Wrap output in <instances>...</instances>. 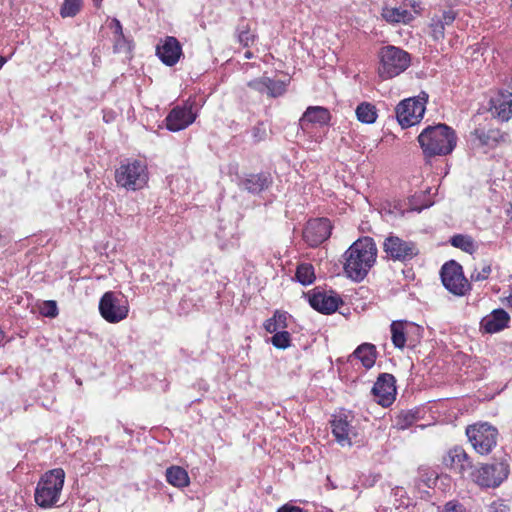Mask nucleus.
<instances>
[{
  "instance_id": "4",
  "label": "nucleus",
  "mask_w": 512,
  "mask_h": 512,
  "mask_svg": "<svg viewBox=\"0 0 512 512\" xmlns=\"http://www.w3.org/2000/svg\"><path fill=\"white\" fill-rule=\"evenodd\" d=\"M378 75L382 80L392 79L403 73L411 64V57L405 50L387 45L378 53Z\"/></svg>"
},
{
  "instance_id": "12",
  "label": "nucleus",
  "mask_w": 512,
  "mask_h": 512,
  "mask_svg": "<svg viewBox=\"0 0 512 512\" xmlns=\"http://www.w3.org/2000/svg\"><path fill=\"white\" fill-rule=\"evenodd\" d=\"M352 422L353 417L346 414H339L331 421L332 434L336 442L342 447H351L352 440L358 435Z\"/></svg>"
},
{
  "instance_id": "20",
  "label": "nucleus",
  "mask_w": 512,
  "mask_h": 512,
  "mask_svg": "<svg viewBox=\"0 0 512 512\" xmlns=\"http://www.w3.org/2000/svg\"><path fill=\"white\" fill-rule=\"evenodd\" d=\"M510 315L501 308L494 309L480 321V331L486 334H495L509 326Z\"/></svg>"
},
{
  "instance_id": "38",
  "label": "nucleus",
  "mask_w": 512,
  "mask_h": 512,
  "mask_svg": "<svg viewBox=\"0 0 512 512\" xmlns=\"http://www.w3.org/2000/svg\"><path fill=\"white\" fill-rule=\"evenodd\" d=\"M40 313L45 317L54 318L58 315V308L55 301H44L40 306Z\"/></svg>"
},
{
  "instance_id": "13",
  "label": "nucleus",
  "mask_w": 512,
  "mask_h": 512,
  "mask_svg": "<svg viewBox=\"0 0 512 512\" xmlns=\"http://www.w3.org/2000/svg\"><path fill=\"white\" fill-rule=\"evenodd\" d=\"M383 248L391 259L399 261L410 260L418 253L413 242L405 241L394 235H390L385 239Z\"/></svg>"
},
{
  "instance_id": "7",
  "label": "nucleus",
  "mask_w": 512,
  "mask_h": 512,
  "mask_svg": "<svg viewBox=\"0 0 512 512\" xmlns=\"http://www.w3.org/2000/svg\"><path fill=\"white\" fill-rule=\"evenodd\" d=\"M428 95L421 92L416 97L402 100L395 109L398 123L403 128L418 124L425 113Z\"/></svg>"
},
{
  "instance_id": "50",
  "label": "nucleus",
  "mask_w": 512,
  "mask_h": 512,
  "mask_svg": "<svg viewBox=\"0 0 512 512\" xmlns=\"http://www.w3.org/2000/svg\"><path fill=\"white\" fill-rule=\"evenodd\" d=\"M244 57L247 58V59H250V58H252V53L250 51H246L244 53Z\"/></svg>"
},
{
  "instance_id": "9",
  "label": "nucleus",
  "mask_w": 512,
  "mask_h": 512,
  "mask_svg": "<svg viewBox=\"0 0 512 512\" xmlns=\"http://www.w3.org/2000/svg\"><path fill=\"white\" fill-rule=\"evenodd\" d=\"M391 340L398 349L415 346L422 338L423 328L410 321L397 320L390 325Z\"/></svg>"
},
{
  "instance_id": "40",
  "label": "nucleus",
  "mask_w": 512,
  "mask_h": 512,
  "mask_svg": "<svg viewBox=\"0 0 512 512\" xmlns=\"http://www.w3.org/2000/svg\"><path fill=\"white\" fill-rule=\"evenodd\" d=\"M485 512H509V508L502 501L497 500L486 507Z\"/></svg>"
},
{
  "instance_id": "36",
  "label": "nucleus",
  "mask_w": 512,
  "mask_h": 512,
  "mask_svg": "<svg viewBox=\"0 0 512 512\" xmlns=\"http://www.w3.org/2000/svg\"><path fill=\"white\" fill-rule=\"evenodd\" d=\"M271 343L278 349H287L291 345V335L286 330L274 333Z\"/></svg>"
},
{
  "instance_id": "6",
  "label": "nucleus",
  "mask_w": 512,
  "mask_h": 512,
  "mask_svg": "<svg viewBox=\"0 0 512 512\" xmlns=\"http://www.w3.org/2000/svg\"><path fill=\"white\" fill-rule=\"evenodd\" d=\"M99 313L108 323L116 324L128 317L129 303L121 292L107 291L99 301Z\"/></svg>"
},
{
  "instance_id": "17",
  "label": "nucleus",
  "mask_w": 512,
  "mask_h": 512,
  "mask_svg": "<svg viewBox=\"0 0 512 512\" xmlns=\"http://www.w3.org/2000/svg\"><path fill=\"white\" fill-rule=\"evenodd\" d=\"M331 223L326 218L310 220L303 232L305 242L311 247H317L331 234Z\"/></svg>"
},
{
  "instance_id": "49",
  "label": "nucleus",
  "mask_w": 512,
  "mask_h": 512,
  "mask_svg": "<svg viewBox=\"0 0 512 512\" xmlns=\"http://www.w3.org/2000/svg\"><path fill=\"white\" fill-rule=\"evenodd\" d=\"M508 306L512 307V294L507 297Z\"/></svg>"
},
{
  "instance_id": "2",
  "label": "nucleus",
  "mask_w": 512,
  "mask_h": 512,
  "mask_svg": "<svg viewBox=\"0 0 512 512\" xmlns=\"http://www.w3.org/2000/svg\"><path fill=\"white\" fill-rule=\"evenodd\" d=\"M456 141L455 131L445 124L428 126L418 136V142L426 156L448 155L454 150Z\"/></svg>"
},
{
  "instance_id": "33",
  "label": "nucleus",
  "mask_w": 512,
  "mask_h": 512,
  "mask_svg": "<svg viewBox=\"0 0 512 512\" xmlns=\"http://www.w3.org/2000/svg\"><path fill=\"white\" fill-rule=\"evenodd\" d=\"M287 83L281 80L267 79V95L270 97H279L286 91Z\"/></svg>"
},
{
  "instance_id": "52",
  "label": "nucleus",
  "mask_w": 512,
  "mask_h": 512,
  "mask_svg": "<svg viewBox=\"0 0 512 512\" xmlns=\"http://www.w3.org/2000/svg\"><path fill=\"white\" fill-rule=\"evenodd\" d=\"M321 512H324V511H321ZM325 512H331V511H325Z\"/></svg>"
},
{
  "instance_id": "26",
  "label": "nucleus",
  "mask_w": 512,
  "mask_h": 512,
  "mask_svg": "<svg viewBox=\"0 0 512 512\" xmlns=\"http://www.w3.org/2000/svg\"><path fill=\"white\" fill-rule=\"evenodd\" d=\"M270 184V179L265 174H251L240 181V186L251 193H259Z\"/></svg>"
},
{
  "instance_id": "45",
  "label": "nucleus",
  "mask_w": 512,
  "mask_h": 512,
  "mask_svg": "<svg viewBox=\"0 0 512 512\" xmlns=\"http://www.w3.org/2000/svg\"><path fill=\"white\" fill-rule=\"evenodd\" d=\"M109 27L113 31L114 36L123 34V28L118 19L113 18L109 24Z\"/></svg>"
},
{
  "instance_id": "51",
  "label": "nucleus",
  "mask_w": 512,
  "mask_h": 512,
  "mask_svg": "<svg viewBox=\"0 0 512 512\" xmlns=\"http://www.w3.org/2000/svg\"><path fill=\"white\" fill-rule=\"evenodd\" d=\"M510 1H511V6H510V7H511V9H512V0H510Z\"/></svg>"
},
{
  "instance_id": "24",
  "label": "nucleus",
  "mask_w": 512,
  "mask_h": 512,
  "mask_svg": "<svg viewBox=\"0 0 512 512\" xmlns=\"http://www.w3.org/2000/svg\"><path fill=\"white\" fill-rule=\"evenodd\" d=\"M292 320V316L285 311L276 310L273 316L264 322V328L268 333L285 331Z\"/></svg>"
},
{
  "instance_id": "44",
  "label": "nucleus",
  "mask_w": 512,
  "mask_h": 512,
  "mask_svg": "<svg viewBox=\"0 0 512 512\" xmlns=\"http://www.w3.org/2000/svg\"><path fill=\"white\" fill-rule=\"evenodd\" d=\"M255 141H261L266 136V129L263 125L255 126L252 130Z\"/></svg>"
},
{
  "instance_id": "35",
  "label": "nucleus",
  "mask_w": 512,
  "mask_h": 512,
  "mask_svg": "<svg viewBox=\"0 0 512 512\" xmlns=\"http://www.w3.org/2000/svg\"><path fill=\"white\" fill-rule=\"evenodd\" d=\"M492 272L491 264L488 262H482L478 266H476L471 273L472 281H483L488 279Z\"/></svg>"
},
{
  "instance_id": "8",
  "label": "nucleus",
  "mask_w": 512,
  "mask_h": 512,
  "mask_svg": "<svg viewBox=\"0 0 512 512\" xmlns=\"http://www.w3.org/2000/svg\"><path fill=\"white\" fill-rule=\"evenodd\" d=\"M466 435L474 450L480 455H488L498 440L497 428L487 422L468 426Z\"/></svg>"
},
{
  "instance_id": "15",
  "label": "nucleus",
  "mask_w": 512,
  "mask_h": 512,
  "mask_svg": "<svg viewBox=\"0 0 512 512\" xmlns=\"http://www.w3.org/2000/svg\"><path fill=\"white\" fill-rule=\"evenodd\" d=\"M375 401L382 407L390 406L396 396L395 378L388 373L381 374L372 388Z\"/></svg>"
},
{
  "instance_id": "3",
  "label": "nucleus",
  "mask_w": 512,
  "mask_h": 512,
  "mask_svg": "<svg viewBox=\"0 0 512 512\" xmlns=\"http://www.w3.org/2000/svg\"><path fill=\"white\" fill-rule=\"evenodd\" d=\"M65 480V472L55 468L46 472L39 480L35 490V501L42 508H51L60 499Z\"/></svg>"
},
{
  "instance_id": "19",
  "label": "nucleus",
  "mask_w": 512,
  "mask_h": 512,
  "mask_svg": "<svg viewBox=\"0 0 512 512\" xmlns=\"http://www.w3.org/2000/svg\"><path fill=\"white\" fill-rule=\"evenodd\" d=\"M311 307L323 314H331L337 310L342 303L341 298L333 292L314 290L308 294Z\"/></svg>"
},
{
  "instance_id": "34",
  "label": "nucleus",
  "mask_w": 512,
  "mask_h": 512,
  "mask_svg": "<svg viewBox=\"0 0 512 512\" xmlns=\"http://www.w3.org/2000/svg\"><path fill=\"white\" fill-rule=\"evenodd\" d=\"M446 26L440 21L438 16H434L430 22L431 37L434 41H442L445 37Z\"/></svg>"
},
{
  "instance_id": "1",
  "label": "nucleus",
  "mask_w": 512,
  "mask_h": 512,
  "mask_svg": "<svg viewBox=\"0 0 512 512\" xmlns=\"http://www.w3.org/2000/svg\"><path fill=\"white\" fill-rule=\"evenodd\" d=\"M377 258V247L371 237L356 240L343 254V271L345 275L356 282L362 281Z\"/></svg>"
},
{
  "instance_id": "10",
  "label": "nucleus",
  "mask_w": 512,
  "mask_h": 512,
  "mask_svg": "<svg viewBox=\"0 0 512 512\" xmlns=\"http://www.w3.org/2000/svg\"><path fill=\"white\" fill-rule=\"evenodd\" d=\"M509 475V465L503 461L485 464L473 472L474 482L483 488L498 487Z\"/></svg>"
},
{
  "instance_id": "30",
  "label": "nucleus",
  "mask_w": 512,
  "mask_h": 512,
  "mask_svg": "<svg viewBox=\"0 0 512 512\" xmlns=\"http://www.w3.org/2000/svg\"><path fill=\"white\" fill-rule=\"evenodd\" d=\"M295 277L302 285H310L315 280L314 267L310 263H302L297 267Z\"/></svg>"
},
{
  "instance_id": "48",
  "label": "nucleus",
  "mask_w": 512,
  "mask_h": 512,
  "mask_svg": "<svg viewBox=\"0 0 512 512\" xmlns=\"http://www.w3.org/2000/svg\"><path fill=\"white\" fill-rule=\"evenodd\" d=\"M6 62H7V58L0 55V69L5 65Z\"/></svg>"
},
{
  "instance_id": "16",
  "label": "nucleus",
  "mask_w": 512,
  "mask_h": 512,
  "mask_svg": "<svg viewBox=\"0 0 512 512\" xmlns=\"http://www.w3.org/2000/svg\"><path fill=\"white\" fill-rule=\"evenodd\" d=\"M197 117V113L193 110L191 103H186L183 106H176L173 108L166 117L167 129L173 132H178L191 125Z\"/></svg>"
},
{
  "instance_id": "29",
  "label": "nucleus",
  "mask_w": 512,
  "mask_h": 512,
  "mask_svg": "<svg viewBox=\"0 0 512 512\" xmlns=\"http://www.w3.org/2000/svg\"><path fill=\"white\" fill-rule=\"evenodd\" d=\"M355 113L358 121L364 124H373L378 117L376 106L370 102L360 103Z\"/></svg>"
},
{
  "instance_id": "22",
  "label": "nucleus",
  "mask_w": 512,
  "mask_h": 512,
  "mask_svg": "<svg viewBox=\"0 0 512 512\" xmlns=\"http://www.w3.org/2000/svg\"><path fill=\"white\" fill-rule=\"evenodd\" d=\"M330 121V112L321 106L308 107L300 119L301 128L306 131L312 124L324 126Z\"/></svg>"
},
{
  "instance_id": "37",
  "label": "nucleus",
  "mask_w": 512,
  "mask_h": 512,
  "mask_svg": "<svg viewBox=\"0 0 512 512\" xmlns=\"http://www.w3.org/2000/svg\"><path fill=\"white\" fill-rule=\"evenodd\" d=\"M113 49L115 53H128L131 51V42L124 34L114 36Z\"/></svg>"
},
{
  "instance_id": "18",
  "label": "nucleus",
  "mask_w": 512,
  "mask_h": 512,
  "mask_svg": "<svg viewBox=\"0 0 512 512\" xmlns=\"http://www.w3.org/2000/svg\"><path fill=\"white\" fill-rule=\"evenodd\" d=\"M182 54V46L173 36H166L156 46V55L166 66H174Z\"/></svg>"
},
{
  "instance_id": "25",
  "label": "nucleus",
  "mask_w": 512,
  "mask_h": 512,
  "mask_svg": "<svg viewBox=\"0 0 512 512\" xmlns=\"http://www.w3.org/2000/svg\"><path fill=\"white\" fill-rule=\"evenodd\" d=\"M492 108L499 120L508 121L512 117V94H502L493 99Z\"/></svg>"
},
{
  "instance_id": "11",
  "label": "nucleus",
  "mask_w": 512,
  "mask_h": 512,
  "mask_svg": "<svg viewBox=\"0 0 512 512\" xmlns=\"http://www.w3.org/2000/svg\"><path fill=\"white\" fill-rule=\"evenodd\" d=\"M441 280L444 287L456 296H463L470 290V284L464 276L462 266L453 260L443 265Z\"/></svg>"
},
{
  "instance_id": "32",
  "label": "nucleus",
  "mask_w": 512,
  "mask_h": 512,
  "mask_svg": "<svg viewBox=\"0 0 512 512\" xmlns=\"http://www.w3.org/2000/svg\"><path fill=\"white\" fill-rule=\"evenodd\" d=\"M83 0H65L60 9L63 18L74 17L81 10Z\"/></svg>"
},
{
  "instance_id": "5",
  "label": "nucleus",
  "mask_w": 512,
  "mask_h": 512,
  "mask_svg": "<svg viewBox=\"0 0 512 512\" xmlns=\"http://www.w3.org/2000/svg\"><path fill=\"white\" fill-rule=\"evenodd\" d=\"M149 180V173L145 161L130 159L122 162L115 171V181L118 186L128 191L143 189Z\"/></svg>"
},
{
  "instance_id": "41",
  "label": "nucleus",
  "mask_w": 512,
  "mask_h": 512,
  "mask_svg": "<svg viewBox=\"0 0 512 512\" xmlns=\"http://www.w3.org/2000/svg\"><path fill=\"white\" fill-rule=\"evenodd\" d=\"M254 34L249 30L240 31L238 34V40L243 46H249L254 41Z\"/></svg>"
},
{
  "instance_id": "28",
  "label": "nucleus",
  "mask_w": 512,
  "mask_h": 512,
  "mask_svg": "<svg viewBox=\"0 0 512 512\" xmlns=\"http://www.w3.org/2000/svg\"><path fill=\"white\" fill-rule=\"evenodd\" d=\"M353 356L359 359L362 365L369 369L374 366L376 360L375 346L369 343L361 344L353 353Z\"/></svg>"
},
{
  "instance_id": "31",
  "label": "nucleus",
  "mask_w": 512,
  "mask_h": 512,
  "mask_svg": "<svg viewBox=\"0 0 512 512\" xmlns=\"http://www.w3.org/2000/svg\"><path fill=\"white\" fill-rule=\"evenodd\" d=\"M451 244L461 249L464 252H467L469 254H472L476 251L477 245L475 244L474 240L467 235H455L451 238Z\"/></svg>"
},
{
  "instance_id": "43",
  "label": "nucleus",
  "mask_w": 512,
  "mask_h": 512,
  "mask_svg": "<svg viewBox=\"0 0 512 512\" xmlns=\"http://www.w3.org/2000/svg\"><path fill=\"white\" fill-rule=\"evenodd\" d=\"M440 18V21L445 25V26H449L451 25L455 18H456V14L454 11L452 10H447V11H444L442 13L441 16H438Z\"/></svg>"
},
{
  "instance_id": "27",
  "label": "nucleus",
  "mask_w": 512,
  "mask_h": 512,
  "mask_svg": "<svg viewBox=\"0 0 512 512\" xmlns=\"http://www.w3.org/2000/svg\"><path fill=\"white\" fill-rule=\"evenodd\" d=\"M167 482L177 488L187 487L190 483V478L187 471L180 466H171L166 470Z\"/></svg>"
},
{
  "instance_id": "42",
  "label": "nucleus",
  "mask_w": 512,
  "mask_h": 512,
  "mask_svg": "<svg viewBox=\"0 0 512 512\" xmlns=\"http://www.w3.org/2000/svg\"><path fill=\"white\" fill-rule=\"evenodd\" d=\"M442 512H466L464 506L456 501H450L444 505Z\"/></svg>"
},
{
  "instance_id": "39",
  "label": "nucleus",
  "mask_w": 512,
  "mask_h": 512,
  "mask_svg": "<svg viewBox=\"0 0 512 512\" xmlns=\"http://www.w3.org/2000/svg\"><path fill=\"white\" fill-rule=\"evenodd\" d=\"M267 79L268 77H262L251 80L248 82V86L262 94H267Z\"/></svg>"
},
{
  "instance_id": "14",
  "label": "nucleus",
  "mask_w": 512,
  "mask_h": 512,
  "mask_svg": "<svg viewBox=\"0 0 512 512\" xmlns=\"http://www.w3.org/2000/svg\"><path fill=\"white\" fill-rule=\"evenodd\" d=\"M506 138L507 134L501 132L499 129L477 128L472 134L471 142L474 148L480 149L482 152L487 153L489 150L505 142Z\"/></svg>"
},
{
  "instance_id": "21",
  "label": "nucleus",
  "mask_w": 512,
  "mask_h": 512,
  "mask_svg": "<svg viewBox=\"0 0 512 512\" xmlns=\"http://www.w3.org/2000/svg\"><path fill=\"white\" fill-rule=\"evenodd\" d=\"M446 467L462 474L471 467L470 459L462 447H454L443 458Z\"/></svg>"
},
{
  "instance_id": "46",
  "label": "nucleus",
  "mask_w": 512,
  "mask_h": 512,
  "mask_svg": "<svg viewBox=\"0 0 512 512\" xmlns=\"http://www.w3.org/2000/svg\"><path fill=\"white\" fill-rule=\"evenodd\" d=\"M277 512H306V511L301 509L300 507L285 504L281 508H279Z\"/></svg>"
},
{
  "instance_id": "23",
  "label": "nucleus",
  "mask_w": 512,
  "mask_h": 512,
  "mask_svg": "<svg viewBox=\"0 0 512 512\" xmlns=\"http://www.w3.org/2000/svg\"><path fill=\"white\" fill-rule=\"evenodd\" d=\"M406 6V2L403 6L399 7L386 5L382 8L381 16L386 22L390 24L407 25L414 20V14L408 10Z\"/></svg>"
},
{
  "instance_id": "47",
  "label": "nucleus",
  "mask_w": 512,
  "mask_h": 512,
  "mask_svg": "<svg viewBox=\"0 0 512 512\" xmlns=\"http://www.w3.org/2000/svg\"><path fill=\"white\" fill-rule=\"evenodd\" d=\"M410 6L412 8V10H410V11L414 14V18L416 17V15H419L421 13L420 3L413 1V2H410Z\"/></svg>"
}]
</instances>
